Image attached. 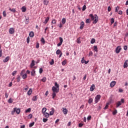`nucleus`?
Listing matches in <instances>:
<instances>
[{
    "label": "nucleus",
    "mask_w": 128,
    "mask_h": 128,
    "mask_svg": "<svg viewBox=\"0 0 128 128\" xmlns=\"http://www.w3.org/2000/svg\"><path fill=\"white\" fill-rule=\"evenodd\" d=\"M89 16L90 18L92 20H93V24H96L98 22V16L96 14H95L94 16L92 14H90Z\"/></svg>",
    "instance_id": "f257e3e1"
},
{
    "label": "nucleus",
    "mask_w": 128,
    "mask_h": 128,
    "mask_svg": "<svg viewBox=\"0 0 128 128\" xmlns=\"http://www.w3.org/2000/svg\"><path fill=\"white\" fill-rule=\"evenodd\" d=\"M100 98H102V96L100 94H98L95 97V103L98 104V102H100Z\"/></svg>",
    "instance_id": "f03ea898"
},
{
    "label": "nucleus",
    "mask_w": 128,
    "mask_h": 128,
    "mask_svg": "<svg viewBox=\"0 0 128 128\" xmlns=\"http://www.w3.org/2000/svg\"><path fill=\"white\" fill-rule=\"evenodd\" d=\"M52 90L53 92H58L59 90L58 88H56L54 86H53L52 87Z\"/></svg>",
    "instance_id": "7ed1b4c3"
},
{
    "label": "nucleus",
    "mask_w": 128,
    "mask_h": 128,
    "mask_svg": "<svg viewBox=\"0 0 128 128\" xmlns=\"http://www.w3.org/2000/svg\"><path fill=\"white\" fill-rule=\"evenodd\" d=\"M120 50H122V47L120 46H117L116 50V54H120Z\"/></svg>",
    "instance_id": "20e7f679"
},
{
    "label": "nucleus",
    "mask_w": 128,
    "mask_h": 128,
    "mask_svg": "<svg viewBox=\"0 0 128 128\" xmlns=\"http://www.w3.org/2000/svg\"><path fill=\"white\" fill-rule=\"evenodd\" d=\"M9 33L10 34H14V28H10L9 30Z\"/></svg>",
    "instance_id": "39448f33"
},
{
    "label": "nucleus",
    "mask_w": 128,
    "mask_h": 128,
    "mask_svg": "<svg viewBox=\"0 0 128 128\" xmlns=\"http://www.w3.org/2000/svg\"><path fill=\"white\" fill-rule=\"evenodd\" d=\"M14 110H15V112H16L17 114H20V109L14 108Z\"/></svg>",
    "instance_id": "423d86ee"
},
{
    "label": "nucleus",
    "mask_w": 128,
    "mask_h": 128,
    "mask_svg": "<svg viewBox=\"0 0 128 128\" xmlns=\"http://www.w3.org/2000/svg\"><path fill=\"white\" fill-rule=\"evenodd\" d=\"M95 88H96V86L94 85V84H92L90 87V92H94Z\"/></svg>",
    "instance_id": "0eeeda50"
},
{
    "label": "nucleus",
    "mask_w": 128,
    "mask_h": 128,
    "mask_svg": "<svg viewBox=\"0 0 128 128\" xmlns=\"http://www.w3.org/2000/svg\"><path fill=\"white\" fill-rule=\"evenodd\" d=\"M116 81H112L110 82V88H114V86H116Z\"/></svg>",
    "instance_id": "6e6552de"
},
{
    "label": "nucleus",
    "mask_w": 128,
    "mask_h": 128,
    "mask_svg": "<svg viewBox=\"0 0 128 128\" xmlns=\"http://www.w3.org/2000/svg\"><path fill=\"white\" fill-rule=\"evenodd\" d=\"M80 30H82V28H84V22L82 21L81 22H80Z\"/></svg>",
    "instance_id": "1a4fd4ad"
},
{
    "label": "nucleus",
    "mask_w": 128,
    "mask_h": 128,
    "mask_svg": "<svg viewBox=\"0 0 128 128\" xmlns=\"http://www.w3.org/2000/svg\"><path fill=\"white\" fill-rule=\"evenodd\" d=\"M24 22L26 24H30V18L28 17L26 18Z\"/></svg>",
    "instance_id": "9d476101"
},
{
    "label": "nucleus",
    "mask_w": 128,
    "mask_h": 128,
    "mask_svg": "<svg viewBox=\"0 0 128 128\" xmlns=\"http://www.w3.org/2000/svg\"><path fill=\"white\" fill-rule=\"evenodd\" d=\"M8 60H10V56H8L3 60V62H8Z\"/></svg>",
    "instance_id": "9b49d317"
},
{
    "label": "nucleus",
    "mask_w": 128,
    "mask_h": 128,
    "mask_svg": "<svg viewBox=\"0 0 128 128\" xmlns=\"http://www.w3.org/2000/svg\"><path fill=\"white\" fill-rule=\"evenodd\" d=\"M128 60H126L124 62V68H128Z\"/></svg>",
    "instance_id": "f8f14e48"
},
{
    "label": "nucleus",
    "mask_w": 128,
    "mask_h": 128,
    "mask_svg": "<svg viewBox=\"0 0 128 128\" xmlns=\"http://www.w3.org/2000/svg\"><path fill=\"white\" fill-rule=\"evenodd\" d=\"M43 114L44 116V117L46 118H50V114L48 112L43 113Z\"/></svg>",
    "instance_id": "ddd939ff"
},
{
    "label": "nucleus",
    "mask_w": 128,
    "mask_h": 128,
    "mask_svg": "<svg viewBox=\"0 0 128 128\" xmlns=\"http://www.w3.org/2000/svg\"><path fill=\"white\" fill-rule=\"evenodd\" d=\"M122 106V102L120 101H118L116 104V108H118Z\"/></svg>",
    "instance_id": "4468645a"
},
{
    "label": "nucleus",
    "mask_w": 128,
    "mask_h": 128,
    "mask_svg": "<svg viewBox=\"0 0 128 128\" xmlns=\"http://www.w3.org/2000/svg\"><path fill=\"white\" fill-rule=\"evenodd\" d=\"M63 110L62 112L64 114H68V110L66 108H62Z\"/></svg>",
    "instance_id": "2eb2a0df"
},
{
    "label": "nucleus",
    "mask_w": 128,
    "mask_h": 128,
    "mask_svg": "<svg viewBox=\"0 0 128 128\" xmlns=\"http://www.w3.org/2000/svg\"><path fill=\"white\" fill-rule=\"evenodd\" d=\"M29 36L30 38H34V32H30L29 34Z\"/></svg>",
    "instance_id": "dca6fc26"
},
{
    "label": "nucleus",
    "mask_w": 128,
    "mask_h": 128,
    "mask_svg": "<svg viewBox=\"0 0 128 128\" xmlns=\"http://www.w3.org/2000/svg\"><path fill=\"white\" fill-rule=\"evenodd\" d=\"M48 20H50V17H47L44 22V24H48Z\"/></svg>",
    "instance_id": "f3484780"
},
{
    "label": "nucleus",
    "mask_w": 128,
    "mask_h": 128,
    "mask_svg": "<svg viewBox=\"0 0 128 128\" xmlns=\"http://www.w3.org/2000/svg\"><path fill=\"white\" fill-rule=\"evenodd\" d=\"M31 76H36V70H32V71L31 72Z\"/></svg>",
    "instance_id": "a211bd4d"
},
{
    "label": "nucleus",
    "mask_w": 128,
    "mask_h": 128,
    "mask_svg": "<svg viewBox=\"0 0 128 128\" xmlns=\"http://www.w3.org/2000/svg\"><path fill=\"white\" fill-rule=\"evenodd\" d=\"M56 94H58L57 92H53L52 94V98H53V100L56 98Z\"/></svg>",
    "instance_id": "6ab92c4d"
},
{
    "label": "nucleus",
    "mask_w": 128,
    "mask_h": 128,
    "mask_svg": "<svg viewBox=\"0 0 128 128\" xmlns=\"http://www.w3.org/2000/svg\"><path fill=\"white\" fill-rule=\"evenodd\" d=\"M32 100H33V102H36V100H38V96H34L32 98Z\"/></svg>",
    "instance_id": "aec40b11"
},
{
    "label": "nucleus",
    "mask_w": 128,
    "mask_h": 128,
    "mask_svg": "<svg viewBox=\"0 0 128 128\" xmlns=\"http://www.w3.org/2000/svg\"><path fill=\"white\" fill-rule=\"evenodd\" d=\"M62 51L58 49L56 51V54H62Z\"/></svg>",
    "instance_id": "412c9836"
},
{
    "label": "nucleus",
    "mask_w": 128,
    "mask_h": 128,
    "mask_svg": "<svg viewBox=\"0 0 128 128\" xmlns=\"http://www.w3.org/2000/svg\"><path fill=\"white\" fill-rule=\"evenodd\" d=\"M112 98H114V95L113 94H111L110 96V97L109 98V100H110V102H112Z\"/></svg>",
    "instance_id": "4be33fe9"
},
{
    "label": "nucleus",
    "mask_w": 128,
    "mask_h": 128,
    "mask_svg": "<svg viewBox=\"0 0 128 128\" xmlns=\"http://www.w3.org/2000/svg\"><path fill=\"white\" fill-rule=\"evenodd\" d=\"M32 88H30L27 94H28V96H30V94H32Z\"/></svg>",
    "instance_id": "5701e85b"
},
{
    "label": "nucleus",
    "mask_w": 128,
    "mask_h": 128,
    "mask_svg": "<svg viewBox=\"0 0 128 128\" xmlns=\"http://www.w3.org/2000/svg\"><path fill=\"white\" fill-rule=\"evenodd\" d=\"M66 18H62V24H66Z\"/></svg>",
    "instance_id": "b1692460"
},
{
    "label": "nucleus",
    "mask_w": 128,
    "mask_h": 128,
    "mask_svg": "<svg viewBox=\"0 0 128 128\" xmlns=\"http://www.w3.org/2000/svg\"><path fill=\"white\" fill-rule=\"evenodd\" d=\"M22 78L23 80H26V78H28V74H24L23 75H22Z\"/></svg>",
    "instance_id": "393cba45"
},
{
    "label": "nucleus",
    "mask_w": 128,
    "mask_h": 128,
    "mask_svg": "<svg viewBox=\"0 0 128 128\" xmlns=\"http://www.w3.org/2000/svg\"><path fill=\"white\" fill-rule=\"evenodd\" d=\"M32 66H34V60H32L30 64V68H32Z\"/></svg>",
    "instance_id": "a878e982"
},
{
    "label": "nucleus",
    "mask_w": 128,
    "mask_h": 128,
    "mask_svg": "<svg viewBox=\"0 0 128 128\" xmlns=\"http://www.w3.org/2000/svg\"><path fill=\"white\" fill-rule=\"evenodd\" d=\"M44 4L46 6H48V0H44Z\"/></svg>",
    "instance_id": "bb28decb"
},
{
    "label": "nucleus",
    "mask_w": 128,
    "mask_h": 128,
    "mask_svg": "<svg viewBox=\"0 0 128 128\" xmlns=\"http://www.w3.org/2000/svg\"><path fill=\"white\" fill-rule=\"evenodd\" d=\"M22 10L23 12H26V8L24 6L22 8Z\"/></svg>",
    "instance_id": "cd10ccee"
},
{
    "label": "nucleus",
    "mask_w": 128,
    "mask_h": 128,
    "mask_svg": "<svg viewBox=\"0 0 128 128\" xmlns=\"http://www.w3.org/2000/svg\"><path fill=\"white\" fill-rule=\"evenodd\" d=\"M17 76V82H20V76L18 75Z\"/></svg>",
    "instance_id": "c85d7f7f"
},
{
    "label": "nucleus",
    "mask_w": 128,
    "mask_h": 128,
    "mask_svg": "<svg viewBox=\"0 0 128 128\" xmlns=\"http://www.w3.org/2000/svg\"><path fill=\"white\" fill-rule=\"evenodd\" d=\"M41 82H46V78L44 77L42 80Z\"/></svg>",
    "instance_id": "c756f323"
},
{
    "label": "nucleus",
    "mask_w": 128,
    "mask_h": 128,
    "mask_svg": "<svg viewBox=\"0 0 128 128\" xmlns=\"http://www.w3.org/2000/svg\"><path fill=\"white\" fill-rule=\"evenodd\" d=\"M41 42H42V44H44L46 43V40H44V38H41Z\"/></svg>",
    "instance_id": "7c9ffc66"
},
{
    "label": "nucleus",
    "mask_w": 128,
    "mask_h": 128,
    "mask_svg": "<svg viewBox=\"0 0 128 128\" xmlns=\"http://www.w3.org/2000/svg\"><path fill=\"white\" fill-rule=\"evenodd\" d=\"M9 10H10V12H16V8H9Z\"/></svg>",
    "instance_id": "2f4dec72"
},
{
    "label": "nucleus",
    "mask_w": 128,
    "mask_h": 128,
    "mask_svg": "<svg viewBox=\"0 0 128 128\" xmlns=\"http://www.w3.org/2000/svg\"><path fill=\"white\" fill-rule=\"evenodd\" d=\"M46 108H42V114H44V113H46Z\"/></svg>",
    "instance_id": "473e14b6"
},
{
    "label": "nucleus",
    "mask_w": 128,
    "mask_h": 128,
    "mask_svg": "<svg viewBox=\"0 0 128 128\" xmlns=\"http://www.w3.org/2000/svg\"><path fill=\"white\" fill-rule=\"evenodd\" d=\"M94 51L96 52H98V46H94Z\"/></svg>",
    "instance_id": "72a5a7b5"
},
{
    "label": "nucleus",
    "mask_w": 128,
    "mask_h": 128,
    "mask_svg": "<svg viewBox=\"0 0 128 128\" xmlns=\"http://www.w3.org/2000/svg\"><path fill=\"white\" fill-rule=\"evenodd\" d=\"M86 24H90V19L88 18L86 20Z\"/></svg>",
    "instance_id": "f704fd0d"
},
{
    "label": "nucleus",
    "mask_w": 128,
    "mask_h": 128,
    "mask_svg": "<svg viewBox=\"0 0 128 128\" xmlns=\"http://www.w3.org/2000/svg\"><path fill=\"white\" fill-rule=\"evenodd\" d=\"M96 42V40L94 38H92L90 41V44H92Z\"/></svg>",
    "instance_id": "c9c22d12"
},
{
    "label": "nucleus",
    "mask_w": 128,
    "mask_h": 128,
    "mask_svg": "<svg viewBox=\"0 0 128 128\" xmlns=\"http://www.w3.org/2000/svg\"><path fill=\"white\" fill-rule=\"evenodd\" d=\"M66 60H65L63 62H62V66H66Z\"/></svg>",
    "instance_id": "e433bc0d"
},
{
    "label": "nucleus",
    "mask_w": 128,
    "mask_h": 128,
    "mask_svg": "<svg viewBox=\"0 0 128 128\" xmlns=\"http://www.w3.org/2000/svg\"><path fill=\"white\" fill-rule=\"evenodd\" d=\"M108 104H110L108 102L106 103L105 107L104 108V110H108Z\"/></svg>",
    "instance_id": "4c0bfd02"
},
{
    "label": "nucleus",
    "mask_w": 128,
    "mask_h": 128,
    "mask_svg": "<svg viewBox=\"0 0 128 128\" xmlns=\"http://www.w3.org/2000/svg\"><path fill=\"white\" fill-rule=\"evenodd\" d=\"M54 64V59H52V61L50 62V66H52Z\"/></svg>",
    "instance_id": "58836bf2"
},
{
    "label": "nucleus",
    "mask_w": 128,
    "mask_h": 128,
    "mask_svg": "<svg viewBox=\"0 0 128 128\" xmlns=\"http://www.w3.org/2000/svg\"><path fill=\"white\" fill-rule=\"evenodd\" d=\"M86 10V5H84L83 6H82V10L83 12H84V10Z\"/></svg>",
    "instance_id": "ea45409f"
},
{
    "label": "nucleus",
    "mask_w": 128,
    "mask_h": 128,
    "mask_svg": "<svg viewBox=\"0 0 128 128\" xmlns=\"http://www.w3.org/2000/svg\"><path fill=\"white\" fill-rule=\"evenodd\" d=\"M8 102V104H12V98H10Z\"/></svg>",
    "instance_id": "a19ab883"
},
{
    "label": "nucleus",
    "mask_w": 128,
    "mask_h": 128,
    "mask_svg": "<svg viewBox=\"0 0 128 128\" xmlns=\"http://www.w3.org/2000/svg\"><path fill=\"white\" fill-rule=\"evenodd\" d=\"M59 40L60 42H61L62 44V42H64V39L60 37Z\"/></svg>",
    "instance_id": "79ce46f5"
},
{
    "label": "nucleus",
    "mask_w": 128,
    "mask_h": 128,
    "mask_svg": "<svg viewBox=\"0 0 128 128\" xmlns=\"http://www.w3.org/2000/svg\"><path fill=\"white\" fill-rule=\"evenodd\" d=\"M30 110H32V109L30 108H28L26 110L25 112H30Z\"/></svg>",
    "instance_id": "37998d69"
},
{
    "label": "nucleus",
    "mask_w": 128,
    "mask_h": 128,
    "mask_svg": "<svg viewBox=\"0 0 128 128\" xmlns=\"http://www.w3.org/2000/svg\"><path fill=\"white\" fill-rule=\"evenodd\" d=\"M16 72H17L16 70L14 71L12 73V76H14L16 74Z\"/></svg>",
    "instance_id": "c03bdc74"
},
{
    "label": "nucleus",
    "mask_w": 128,
    "mask_h": 128,
    "mask_svg": "<svg viewBox=\"0 0 128 128\" xmlns=\"http://www.w3.org/2000/svg\"><path fill=\"white\" fill-rule=\"evenodd\" d=\"M34 122L30 123V124H29L30 128H32V126H34Z\"/></svg>",
    "instance_id": "a18cd8bd"
},
{
    "label": "nucleus",
    "mask_w": 128,
    "mask_h": 128,
    "mask_svg": "<svg viewBox=\"0 0 128 128\" xmlns=\"http://www.w3.org/2000/svg\"><path fill=\"white\" fill-rule=\"evenodd\" d=\"M118 114V110H115L114 111L112 112L113 116H116V114Z\"/></svg>",
    "instance_id": "49530a36"
},
{
    "label": "nucleus",
    "mask_w": 128,
    "mask_h": 128,
    "mask_svg": "<svg viewBox=\"0 0 128 128\" xmlns=\"http://www.w3.org/2000/svg\"><path fill=\"white\" fill-rule=\"evenodd\" d=\"M118 10H120V6H117L116 8V10H115L116 12H118Z\"/></svg>",
    "instance_id": "de8ad7c7"
},
{
    "label": "nucleus",
    "mask_w": 128,
    "mask_h": 128,
    "mask_svg": "<svg viewBox=\"0 0 128 128\" xmlns=\"http://www.w3.org/2000/svg\"><path fill=\"white\" fill-rule=\"evenodd\" d=\"M32 118V114H30L28 116V118Z\"/></svg>",
    "instance_id": "09e8293b"
},
{
    "label": "nucleus",
    "mask_w": 128,
    "mask_h": 128,
    "mask_svg": "<svg viewBox=\"0 0 128 128\" xmlns=\"http://www.w3.org/2000/svg\"><path fill=\"white\" fill-rule=\"evenodd\" d=\"M54 86H56V88H60V85H58V82H55Z\"/></svg>",
    "instance_id": "8fccbe9b"
},
{
    "label": "nucleus",
    "mask_w": 128,
    "mask_h": 128,
    "mask_svg": "<svg viewBox=\"0 0 128 128\" xmlns=\"http://www.w3.org/2000/svg\"><path fill=\"white\" fill-rule=\"evenodd\" d=\"M56 24V20H52V24Z\"/></svg>",
    "instance_id": "3c124183"
},
{
    "label": "nucleus",
    "mask_w": 128,
    "mask_h": 128,
    "mask_svg": "<svg viewBox=\"0 0 128 128\" xmlns=\"http://www.w3.org/2000/svg\"><path fill=\"white\" fill-rule=\"evenodd\" d=\"M92 102V98H90L88 100V104H90Z\"/></svg>",
    "instance_id": "603ef678"
},
{
    "label": "nucleus",
    "mask_w": 128,
    "mask_h": 128,
    "mask_svg": "<svg viewBox=\"0 0 128 128\" xmlns=\"http://www.w3.org/2000/svg\"><path fill=\"white\" fill-rule=\"evenodd\" d=\"M86 61V60H84V58H82V60H81V62L82 64H84V62Z\"/></svg>",
    "instance_id": "864d4df0"
},
{
    "label": "nucleus",
    "mask_w": 128,
    "mask_h": 128,
    "mask_svg": "<svg viewBox=\"0 0 128 128\" xmlns=\"http://www.w3.org/2000/svg\"><path fill=\"white\" fill-rule=\"evenodd\" d=\"M42 72H44V70H42V68H40L39 70L40 74H42Z\"/></svg>",
    "instance_id": "5fc2aeb1"
},
{
    "label": "nucleus",
    "mask_w": 128,
    "mask_h": 128,
    "mask_svg": "<svg viewBox=\"0 0 128 128\" xmlns=\"http://www.w3.org/2000/svg\"><path fill=\"white\" fill-rule=\"evenodd\" d=\"M54 110H52V111L50 112V116H52L54 114Z\"/></svg>",
    "instance_id": "6e6d98bb"
},
{
    "label": "nucleus",
    "mask_w": 128,
    "mask_h": 128,
    "mask_svg": "<svg viewBox=\"0 0 128 128\" xmlns=\"http://www.w3.org/2000/svg\"><path fill=\"white\" fill-rule=\"evenodd\" d=\"M48 118H43V122H48Z\"/></svg>",
    "instance_id": "4d7b16f0"
},
{
    "label": "nucleus",
    "mask_w": 128,
    "mask_h": 128,
    "mask_svg": "<svg viewBox=\"0 0 128 128\" xmlns=\"http://www.w3.org/2000/svg\"><path fill=\"white\" fill-rule=\"evenodd\" d=\"M92 54H94L92 53V52H89V54H88V56H92Z\"/></svg>",
    "instance_id": "13d9d810"
},
{
    "label": "nucleus",
    "mask_w": 128,
    "mask_h": 128,
    "mask_svg": "<svg viewBox=\"0 0 128 128\" xmlns=\"http://www.w3.org/2000/svg\"><path fill=\"white\" fill-rule=\"evenodd\" d=\"M114 22V18H111V24H112Z\"/></svg>",
    "instance_id": "bf43d9fd"
},
{
    "label": "nucleus",
    "mask_w": 128,
    "mask_h": 128,
    "mask_svg": "<svg viewBox=\"0 0 128 128\" xmlns=\"http://www.w3.org/2000/svg\"><path fill=\"white\" fill-rule=\"evenodd\" d=\"M124 50H128V46H124Z\"/></svg>",
    "instance_id": "052dcab7"
},
{
    "label": "nucleus",
    "mask_w": 128,
    "mask_h": 128,
    "mask_svg": "<svg viewBox=\"0 0 128 128\" xmlns=\"http://www.w3.org/2000/svg\"><path fill=\"white\" fill-rule=\"evenodd\" d=\"M80 42H80V38H78L77 39V44H80Z\"/></svg>",
    "instance_id": "680f3d73"
},
{
    "label": "nucleus",
    "mask_w": 128,
    "mask_h": 128,
    "mask_svg": "<svg viewBox=\"0 0 128 128\" xmlns=\"http://www.w3.org/2000/svg\"><path fill=\"white\" fill-rule=\"evenodd\" d=\"M27 44H30V37H28L26 39Z\"/></svg>",
    "instance_id": "e2e57ef3"
},
{
    "label": "nucleus",
    "mask_w": 128,
    "mask_h": 128,
    "mask_svg": "<svg viewBox=\"0 0 128 128\" xmlns=\"http://www.w3.org/2000/svg\"><path fill=\"white\" fill-rule=\"evenodd\" d=\"M5 97L6 98H8V92H5Z\"/></svg>",
    "instance_id": "0e129e2a"
},
{
    "label": "nucleus",
    "mask_w": 128,
    "mask_h": 128,
    "mask_svg": "<svg viewBox=\"0 0 128 128\" xmlns=\"http://www.w3.org/2000/svg\"><path fill=\"white\" fill-rule=\"evenodd\" d=\"M83 126H84V124H82V123H80V124H78V126H79L80 128H82Z\"/></svg>",
    "instance_id": "69168bd1"
},
{
    "label": "nucleus",
    "mask_w": 128,
    "mask_h": 128,
    "mask_svg": "<svg viewBox=\"0 0 128 128\" xmlns=\"http://www.w3.org/2000/svg\"><path fill=\"white\" fill-rule=\"evenodd\" d=\"M110 10H112V8L109 6L108 8V12H110Z\"/></svg>",
    "instance_id": "338daca9"
},
{
    "label": "nucleus",
    "mask_w": 128,
    "mask_h": 128,
    "mask_svg": "<svg viewBox=\"0 0 128 128\" xmlns=\"http://www.w3.org/2000/svg\"><path fill=\"white\" fill-rule=\"evenodd\" d=\"M3 16L4 17L6 16V11L3 12Z\"/></svg>",
    "instance_id": "774afa93"
}]
</instances>
